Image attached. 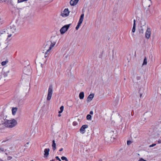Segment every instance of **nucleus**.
<instances>
[{"instance_id": "obj_1", "label": "nucleus", "mask_w": 161, "mask_h": 161, "mask_svg": "<svg viewBox=\"0 0 161 161\" xmlns=\"http://www.w3.org/2000/svg\"><path fill=\"white\" fill-rule=\"evenodd\" d=\"M17 123V120L13 119L10 120L5 119L2 124L4 127L11 129L15 127Z\"/></svg>"}, {"instance_id": "obj_2", "label": "nucleus", "mask_w": 161, "mask_h": 161, "mask_svg": "<svg viewBox=\"0 0 161 161\" xmlns=\"http://www.w3.org/2000/svg\"><path fill=\"white\" fill-rule=\"evenodd\" d=\"M31 68L30 66H28L25 67L23 70L24 75L22 76V78L25 81H29L30 80V74H31Z\"/></svg>"}, {"instance_id": "obj_3", "label": "nucleus", "mask_w": 161, "mask_h": 161, "mask_svg": "<svg viewBox=\"0 0 161 161\" xmlns=\"http://www.w3.org/2000/svg\"><path fill=\"white\" fill-rule=\"evenodd\" d=\"M4 33H2V34H4L7 36L6 40L8 41L11 40V38L10 37L13 35H14L15 33L16 32V28L14 26H13L10 29H8L7 31H4Z\"/></svg>"}, {"instance_id": "obj_4", "label": "nucleus", "mask_w": 161, "mask_h": 161, "mask_svg": "<svg viewBox=\"0 0 161 161\" xmlns=\"http://www.w3.org/2000/svg\"><path fill=\"white\" fill-rule=\"evenodd\" d=\"M56 43V42H51V43L49 46L47 44L45 48V50H46L44 54L45 57H47L48 54L50 53L51 50L55 46V45Z\"/></svg>"}, {"instance_id": "obj_5", "label": "nucleus", "mask_w": 161, "mask_h": 161, "mask_svg": "<svg viewBox=\"0 0 161 161\" xmlns=\"http://www.w3.org/2000/svg\"><path fill=\"white\" fill-rule=\"evenodd\" d=\"M53 88L52 85H50L48 88V92L47 97V100L48 101H50L52 97L53 94Z\"/></svg>"}, {"instance_id": "obj_6", "label": "nucleus", "mask_w": 161, "mask_h": 161, "mask_svg": "<svg viewBox=\"0 0 161 161\" xmlns=\"http://www.w3.org/2000/svg\"><path fill=\"white\" fill-rule=\"evenodd\" d=\"M70 25V24H69L65 25L62 27L60 30L61 34L62 35L64 34L68 30Z\"/></svg>"}, {"instance_id": "obj_7", "label": "nucleus", "mask_w": 161, "mask_h": 161, "mask_svg": "<svg viewBox=\"0 0 161 161\" xmlns=\"http://www.w3.org/2000/svg\"><path fill=\"white\" fill-rule=\"evenodd\" d=\"M70 12L68 8H65L61 15L63 17H66L69 16Z\"/></svg>"}, {"instance_id": "obj_8", "label": "nucleus", "mask_w": 161, "mask_h": 161, "mask_svg": "<svg viewBox=\"0 0 161 161\" xmlns=\"http://www.w3.org/2000/svg\"><path fill=\"white\" fill-rule=\"evenodd\" d=\"M151 32V28L148 27H147L145 33V37L147 39L150 38Z\"/></svg>"}, {"instance_id": "obj_9", "label": "nucleus", "mask_w": 161, "mask_h": 161, "mask_svg": "<svg viewBox=\"0 0 161 161\" xmlns=\"http://www.w3.org/2000/svg\"><path fill=\"white\" fill-rule=\"evenodd\" d=\"M144 6L146 8L149 7L151 4V0H144L143 1Z\"/></svg>"}, {"instance_id": "obj_10", "label": "nucleus", "mask_w": 161, "mask_h": 161, "mask_svg": "<svg viewBox=\"0 0 161 161\" xmlns=\"http://www.w3.org/2000/svg\"><path fill=\"white\" fill-rule=\"evenodd\" d=\"M50 149L48 148H46L44 150V157L45 158H47L49 155Z\"/></svg>"}, {"instance_id": "obj_11", "label": "nucleus", "mask_w": 161, "mask_h": 161, "mask_svg": "<svg viewBox=\"0 0 161 161\" xmlns=\"http://www.w3.org/2000/svg\"><path fill=\"white\" fill-rule=\"evenodd\" d=\"M88 127V126L87 125H82L80 130V131L81 133L83 134L85 132V129Z\"/></svg>"}, {"instance_id": "obj_12", "label": "nucleus", "mask_w": 161, "mask_h": 161, "mask_svg": "<svg viewBox=\"0 0 161 161\" xmlns=\"http://www.w3.org/2000/svg\"><path fill=\"white\" fill-rule=\"evenodd\" d=\"M147 27H148L146 25H144L142 26H141L140 30V33L142 34L143 33L144 31L145 30H147Z\"/></svg>"}, {"instance_id": "obj_13", "label": "nucleus", "mask_w": 161, "mask_h": 161, "mask_svg": "<svg viewBox=\"0 0 161 161\" xmlns=\"http://www.w3.org/2000/svg\"><path fill=\"white\" fill-rule=\"evenodd\" d=\"M94 97V94H90L87 98V102L88 103L90 102L92 100L93 98Z\"/></svg>"}, {"instance_id": "obj_14", "label": "nucleus", "mask_w": 161, "mask_h": 161, "mask_svg": "<svg viewBox=\"0 0 161 161\" xmlns=\"http://www.w3.org/2000/svg\"><path fill=\"white\" fill-rule=\"evenodd\" d=\"M79 0H71L70 3L71 6H74L75 5L78 3Z\"/></svg>"}, {"instance_id": "obj_15", "label": "nucleus", "mask_w": 161, "mask_h": 161, "mask_svg": "<svg viewBox=\"0 0 161 161\" xmlns=\"http://www.w3.org/2000/svg\"><path fill=\"white\" fill-rule=\"evenodd\" d=\"M84 14H82L80 17L78 23L81 24L84 19Z\"/></svg>"}, {"instance_id": "obj_16", "label": "nucleus", "mask_w": 161, "mask_h": 161, "mask_svg": "<svg viewBox=\"0 0 161 161\" xmlns=\"http://www.w3.org/2000/svg\"><path fill=\"white\" fill-rule=\"evenodd\" d=\"M17 110V108L16 107H13L12 109V114L14 115Z\"/></svg>"}, {"instance_id": "obj_17", "label": "nucleus", "mask_w": 161, "mask_h": 161, "mask_svg": "<svg viewBox=\"0 0 161 161\" xmlns=\"http://www.w3.org/2000/svg\"><path fill=\"white\" fill-rule=\"evenodd\" d=\"M136 20L135 19H134V21H133L134 23H133V28L132 29V32L133 33L135 32V30H136Z\"/></svg>"}, {"instance_id": "obj_18", "label": "nucleus", "mask_w": 161, "mask_h": 161, "mask_svg": "<svg viewBox=\"0 0 161 161\" xmlns=\"http://www.w3.org/2000/svg\"><path fill=\"white\" fill-rule=\"evenodd\" d=\"M84 97V94L83 92H80L79 95V97L80 99H82Z\"/></svg>"}, {"instance_id": "obj_19", "label": "nucleus", "mask_w": 161, "mask_h": 161, "mask_svg": "<svg viewBox=\"0 0 161 161\" xmlns=\"http://www.w3.org/2000/svg\"><path fill=\"white\" fill-rule=\"evenodd\" d=\"M8 63V59H6L5 61L2 62L1 63V64L2 66H3L6 65Z\"/></svg>"}, {"instance_id": "obj_20", "label": "nucleus", "mask_w": 161, "mask_h": 161, "mask_svg": "<svg viewBox=\"0 0 161 161\" xmlns=\"http://www.w3.org/2000/svg\"><path fill=\"white\" fill-rule=\"evenodd\" d=\"M56 144L55 142V141L54 140H53V143L52 144V147L53 148L54 150L56 148Z\"/></svg>"}, {"instance_id": "obj_21", "label": "nucleus", "mask_w": 161, "mask_h": 161, "mask_svg": "<svg viewBox=\"0 0 161 161\" xmlns=\"http://www.w3.org/2000/svg\"><path fill=\"white\" fill-rule=\"evenodd\" d=\"M64 109V107L63 106H62L60 108V110L58 111V113L60 114L63 111Z\"/></svg>"}, {"instance_id": "obj_22", "label": "nucleus", "mask_w": 161, "mask_h": 161, "mask_svg": "<svg viewBox=\"0 0 161 161\" xmlns=\"http://www.w3.org/2000/svg\"><path fill=\"white\" fill-rule=\"evenodd\" d=\"M147 64V58L146 57L144 59L143 62L142 64V65H146Z\"/></svg>"}, {"instance_id": "obj_23", "label": "nucleus", "mask_w": 161, "mask_h": 161, "mask_svg": "<svg viewBox=\"0 0 161 161\" xmlns=\"http://www.w3.org/2000/svg\"><path fill=\"white\" fill-rule=\"evenodd\" d=\"M86 119L88 120H92V116L89 114H87L86 116Z\"/></svg>"}, {"instance_id": "obj_24", "label": "nucleus", "mask_w": 161, "mask_h": 161, "mask_svg": "<svg viewBox=\"0 0 161 161\" xmlns=\"http://www.w3.org/2000/svg\"><path fill=\"white\" fill-rule=\"evenodd\" d=\"M6 150L4 149L3 148L0 147V153H3L4 154H6V153H4Z\"/></svg>"}, {"instance_id": "obj_25", "label": "nucleus", "mask_w": 161, "mask_h": 161, "mask_svg": "<svg viewBox=\"0 0 161 161\" xmlns=\"http://www.w3.org/2000/svg\"><path fill=\"white\" fill-rule=\"evenodd\" d=\"M3 22L4 21L3 19L2 18L1 16H0V26L3 24Z\"/></svg>"}, {"instance_id": "obj_26", "label": "nucleus", "mask_w": 161, "mask_h": 161, "mask_svg": "<svg viewBox=\"0 0 161 161\" xmlns=\"http://www.w3.org/2000/svg\"><path fill=\"white\" fill-rule=\"evenodd\" d=\"M81 25V24L78 23V25L75 28L76 29V30H78L79 28V27H80V26Z\"/></svg>"}, {"instance_id": "obj_27", "label": "nucleus", "mask_w": 161, "mask_h": 161, "mask_svg": "<svg viewBox=\"0 0 161 161\" xmlns=\"http://www.w3.org/2000/svg\"><path fill=\"white\" fill-rule=\"evenodd\" d=\"M61 158L62 160H65L66 161L68 160L67 158L64 156L62 157Z\"/></svg>"}, {"instance_id": "obj_28", "label": "nucleus", "mask_w": 161, "mask_h": 161, "mask_svg": "<svg viewBox=\"0 0 161 161\" xmlns=\"http://www.w3.org/2000/svg\"><path fill=\"white\" fill-rule=\"evenodd\" d=\"M131 143V142L130 141H127V144L128 145H130Z\"/></svg>"}, {"instance_id": "obj_29", "label": "nucleus", "mask_w": 161, "mask_h": 161, "mask_svg": "<svg viewBox=\"0 0 161 161\" xmlns=\"http://www.w3.org/2000/svg\"><path fill=\"white\" fill-rule=\"evenodd\" d=\"M56 159L57 160H58L59 161H61V159L59 158L58 156H56L55 157Z\"/></svg>"}, {"instance_id": "obj_30", "label": "nucleus", "mask_w": 161, "mask_h": 161, "mask_svg": "<svg viewBox=\"0 0 161 161\" xmlns=\"http://www.w3.org/2000/svg\"><path fill=\"white\" fill-rule=\"evenodd\" d=\"M156 145V144H152L151 145H150L149 146V147H153L155 146Z\"/></svg>"}, {"instance_id": "obj_31", "label": "nucleus", "mask_w": 161, "mask_h": 161, "mask_svg": "<svg viewBox=\"0 0 161 161\" xmlns=\"http://www.w3.org/2000/svg\"><path fill=\"white\" fill-rule=\"evenodd\" d=\"M12 157L10 156H8V160H10L12 158Z\"/></svg>"}, {"instance_id": "obj_32", "label": "nucleus", "mask_w": 161, "mask_h": 161, "mask_svg": "<svg viewBox=\"0 0 161 161\" xmlns=\"http://www.w3.org/2000/svg\"><path fill=\"white\" fill-rule=\"evenodd\" d=\"M90 114H93V112L92 111H91L90 112Z\"/></svg>"}, {"instance_id": "obj_33", "label": "nucleus", "mask_w": 161, "mask_h": 161, "mask_svg": "<svg viewBox=\"0 0 161 161\" xmlns=\"http://www.w3.org/2000/svg\"><path fill=\"white\" fill-rule=\"evenodd\" d=\"M63 150V148H61V149H60L59 150V151H60V152H61Z\"/></svg>"}, {"instance_id": "obj_34", "label": "nucleus", "mask_w": 161, "mask_h": 161, "mask_svg": "<svg viewBox=\"0 0 161 161\" xmlns=\"http://www.w3.org/2000/svg\"><path fill=\"white\" fill-rule=\"evenodd\" d=\"M158 143H161V140H159L158 141Z\"/></svg>"}, {"instance_id": "obj_35", "label": "nucleus", "mask_w": 161, "mask_h": 161, "mask_svg": "<svg viewBox=\"0 0 161 161\" xmlns=\"http://www.w3.org/2000/svg\"><path fill=\"white\" fill-rule=\"evenodd\" d=\"M61 116V115L59 114H58V117H60Z\"/></svg>"}, {"instance_id": "obj_36", "label": "nucleus", "mask_w": 161, "mask_h": 161, "mask_svg": "<svg viewBox=\"0 0 161 161\" xmlns=\"http://www.w3.org/2000/svg\"><path fill=\"white\" fill-rule=\"evenodd\" d=\"M75 122H74L73 123V125H75Z\"/></svg>"}, {"instance_id": "obj_37", "label": "nucleus", "mask_w": 161, "mask_h": 161, "mask_svg": "<svg viewBox=\"0 0 161 161\" xmlns=\"http://www.w3.org/2000/svg\"><path fill=\"white\" fill-rule=\"evenodd\" d=\"M31 161H34L33 160H31Z\"/></svg>"}]
</instances>
